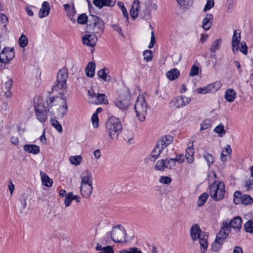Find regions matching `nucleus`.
<instances>
[{"label": "nucleus", "mask_w": 253, "mask_h": 253, "mask_svg": "<svg viewBox=\"0 0 253 253\" xmlns=\"http://www.w3.org/2000/svg\"><path fill=\"white\" fill-rule=\"evenodd\" d=\"M106 129L112 139H117L121 132L122 126L118 118L111 117L106 122Z\"/></svg>", "instance_id": "nucleus-1"}, {"label": "nucleus", "mask_w": 253, "mask_h": 253, "mask_svg": "<svg viewBox=\"0 0 253 253\" xmlns=\"http://www.w3.org/2000/svg\"><path fill=\"white\" fill-rule=\"evenodd\" d=\"M210 195L215 201H219L224 197L225 186L223 182L215 181L209 186Z\"/></svg>", "instance_id": "nucleus-2"}, {"label": "nucleus", "mask_w": 253, "mask_h": 253, "mask_svg": "<svg viewBox=\"0 0 253 253\" xmlns=\"http://www.w3.org/2000/svg\"><path fill=\"white\" fill-rule=\"evenodd\" d=\"M126 231L121 225L114 226L111 232L107 233V236H110L112 240L116 243L126 242Z\"/></svg>", "instance_id": "nucleus-3"}, {"label": "nucleus", "mask_w": 253, "mask_h": 253, "mask_svg": "<svg viewBox=\"0 0 253 253\" xmlns=\"http://www.w3.org/2000/svg\"><path fill=\"white\" fill-rule=\"evenodd\" d=\"M147 109L148 106L145 102L144 97L142 95H139L134 105V109L136 117L141 122H143L145 120Z\"/></svg>", "instance_id": "nucleus-4"}, {"label": "nucleus", "mask_w": 253, "mask_h": 253, "mask_svg": "<svg viewBox=\"0 0 253 253\" xmlns=\"http://www.w3.org/2000/svg\"><path fill=\"white\" fill-rule=\"evenodd\" d=\"M68 78L67 71L65 68L60 69L57 75L56 81L52 87V90L58 91L59 89H66L67 86V80Z\"/></svg>", "instance_id": "nucleus-5"}, {"label": "nucleus", "mask_w": 253, "mask_h": 253, "mask_svg": "<svg viewBox=\"0 0 253 253\" xmlns=\"http://www.w3.org/2000/svg\"><path fill=\"white\" fill-rule=\"evenodd\" d=\"M131 95L127 90L123 91L115 100V105L122 110H126L130 104Z\"/></svg>", "instance_id": "nucleus-6"}, {"label": "nucleus", "mask_w": 253, "mask_h": 253, "mask_svg": "<svg viewBox=\"0 0 253 253\" xmlns=\"http://www.w3.org/2000/svg\"><path fill=\"white\" fill-rule=\"evenodd\" d=\"M88 102L94 104H108V101L104 94H96L92 88L88 90Z\"/></svg>", "instance_id": "nucleus-7"}, {"label": "nucleus", "mask_w": 253, "mask_h": 253, "mask_svg": "<svg viewBox=\"0 0 253 253\" xmlns=\"http://www.w3.org/2000/svg\"><path fill=\"white\" fill-rule=\"evenodd\" d=\"M223 222V225L225 227H229L230 230L232 228L235 231H239L242 227V220L240 216H236L231 220L226 219Z\"/></svg>", "instance_id": "nucleus-8"}, {"label": "nucleus", "mask_w": 253, "mask_h": 253, "mask_svg": "<svg viewBox=\"0 0 253 253\" xmlns=\"http://www.w3.org/2000/svg\"><path fill=\"white\" fill-rule=\"evenodd\" d=\"M174 167V161L172 158L159 160L155 167L156 170L164 171L166 169H172Z\"/></svg>", "instance_id": "nucleus-9"}, {"label": "nucleus", "mask_w": 253, "mask_h": 253, "mask_svg": "<svg viewBox=\"0 0 253 253\" xmlns=\"http://www.w3.org/2000/svg\"><path fill=\"white\" fill-rule=\"evenodd\" d=\"M66 98L62 96H56L50 97L46 100V104L47 105L48 111L51 114H54V109L52 108L54 107L57 108L60 105V101L64 100Z\"/></svg>", "instance_id": "nucleus-10"}, {"label": "nucleus", "mask_w": 253, "mask_h": 253, "mask_svg": "<svg viewBox=\"0 0 253 253\" xmlns=\"http://www.w3.org/2000/svg\"><path fill=\"white\" fill-rule=\"evenodd\" d=\"M191 101V98L184 95L177 96L173 99L170 104L176 108L183 107L188 105Z\"/></svg>", "instance_id": "nucleus-11"}, {"label": "nucleus", "mask_w": 253, "mask_h": 253, "mask_svg": "<svg viewBox=\"0 0 253 253\" xmlns=\"http://www.w3.org/2000/svg\"><path fill=\"white\" fill-rule=\"evenodd\" d=\"M14 56L15 53L12 48L5 47L3 49L0 53V59L2 63H7L12 60Z\"/></svg>", "instance_id": "nucleus-12"}, {"label": "nucleus", "mask_w": 253, "mask_h": 253, "mask_svg": "<svg viewBox=\"0 0 253 253\" xmlns=\"http://www.w3.org/2000/svg\"><path fill=\"white\" fill-rule=\"evenodd\" d=\"M90 17L91 19L90 20L91 21V23L94 25V32L96 33H102L104 28V23L102 20L95 15H90Z\"/></svg>", "instance_id": "nucleus-13"}, {"label": "nucleus", "mask_w": 253, "mask_h": 253, "mask_svg": "<svg viewBox=\"0 0 253 253\" xmlns=\"http://www.w3.org/2000/svg\"><path fill=\"white\" fill-rule=\"evenodd\" d=\"M37 119L41 123L45 122L47 119L46 111L41 105H37L35 107Z\"/></svg>", "instance_id": "nucleus-14"}, {"label": "nucleus", "mask_w": 253, "mask_h": 253, "mask_svg": "<svg viewBox=\"0 0 253 253\" xmlns=\"http://www.w3.org/2000/svg\"><path fill=\"white\" fill-rule=\"evenodd\" d=\"M219 88L218 83H214L208 84L203 87L198 88V92L199 93L206 94L207 93L215 92Z\"/></svg>", "instance_id": "nucleus-15"}, {"label": "nucleus", "mask_w": 253, "mask_h": 253, "mask_svg": "<svg viewBox=\"0 0 253 253\" xmlns=\"http://www.w3.org/2000/svg\"><path fill=\"white\" fill-rule=\"evenodd\" d=\"M97 41V38L93 34H86L82 38L83 43L88 46H94Z\"/></svg>", "instance_id": "nucleus-16"}, {"label": "nucleus", "mask_w": 253, "mask_h": 253, "mask_svg": "<svg viewBox=\"0 0 253 253\" xmlns=\"http://www.w3.org/2000/svg\"><path fill=\"white\" fill-rule=\"evenodd\" d=\"M116 0H93L94 5L99 9L103 6L113 7L116 3Z\"/></svg>", "instance_id": "nucleus-17"}, {"label": "nucleus", "mask_w": 253, "mask_h": 253, "mask_svg": "<svg viewBox=\"0 0 253 253\" xmlns=\"http://www.w3.org/2000/svg\"><path fill=\"white\" fill-rule=\"evenodd\" d=\"M60 102V105L56 108L57 116L59 118H61L67 113L68 106L66 99L64 100H61Z\"/></svg>", "instance_id": "nucleus-18"}, {"label": "nucleus", "mask_w": 253, "mask_h": 253, "mask_svg": "<svg viewBox=\"0 0 253 253\" xmlns=\"http://www.w3.org/2000/svg\"><path fill=\"white\" fill-rule=\"evenodd\" d=\"M81 185H92V175L88 170H86L84 171L81 175Z\"/></svg>", "instance_id": "nucleus-19"}, {"label": "nucleus", "mask_w": 253, "mask_h": 253, "mask_svg": "<svg viewBox=\"0 0 253 253\" xmlns=\"http://www.w3.org/2000/svg\"><path fill=\"white\" fill-rule=\"evenodd\" d=\"M50 10L49 3L48 1H43L42 7L39 12V16L41 18H43L48 15Z\"/></svg>", "instance_id": "nucleus-20"}, {"label": "nucleus", "mask_w": 253, "mask_h": 253, "mask_svg": "<svg viewBox=\"0 0 253 253\" xmlns=\"http://www.w3.org/2000/svg\"><path fill=\"white\" fill-rule=\"evenodd\" d=\"M173 141V137L170 135L162 136L157 142L159 146L163 150L169 145Z\"/></svg>", "instance_id": "nucleus-21"}, {"label": "nucleus", "mask_w": 253, "mask_h": 253, "mask_svg": "<svg viewBox=\"0 0 253 253\" xmlns=\"http://www.w3.org/2000/svg\"><path fill=\"white\" fill-rule=\"evenodd\" d=\"M213 19L212 14L210 13L206 14L202 22V27L205 30H209L211 27Z\"/></svg>", "instance_id": "nucleus-22"}, {"label": "nucleus", "mask_w": 253, "mask_h": 253, "mask_svg": "<svg viewBox=\"0 0 253 253\" xmlns=\"http://www.w3.org/2000/svg\"><path fill=\"white\" fill-rule=\"evenodd\" d=\"M190 235L193 240L196 241L198 239H200L201 237V230L200 226L198 224H195L193 225L190 230Z\"/></svg>", "instance_id": "nucleus-23"}, {"label": "nucleus", "mask_w": 253, "mask_h": 253, "mask_svg": "<svg viewBox=\"0 0 253 253\" xmlns=\"http://www.w3.org/2000/svg\"><path fill=\"white\" fill-rule=\"evenodd\" d=\"M230 232V230L229 227H225L223 225V222L222 223V226L221 227L220 230H219L218 234L216 235V238L219 240H221L223 241L227 238V236L229 235V233Z\"/></svg>", "instance_id": "nucleus-24"}, {"label": "nucleus", "mask_w": 253, "mask_h": 253, "mask_svg": "<svg viewBox=\"0 0 253 253\" xmlns=\"http://www.w3.org/2000/svg\"><path fill=\"white\" fill-rule=\"evenodd\" d=\"M92 189V185H81V192L82 196L84 198H88L90 197Z\"/></svg>", "instance_id": "nucleus-25"}, {"label": "nucleus", "mask_w": 253, "mask_h": 253, "mask_svg": "<svg viewBox=\"0 0 253 253\" xmlns=\"http://www.w3.org/2000/svg\"><path fill=\"white\" fill-rule=\"evenodd\" d=\"M139 7V0H134L132 4L131 8L130 10V15L132 18L135 19L138 16Z\"/></svg>", "instance_id": "nucleus-26"}, {"label": "nucleus", "mask_w": 253, "mask_h": 253, "mask_svg": "<svg viewBox=\"0 0 253 253\" xmlns=\"http://www.w3.org/2000/svg\"><path fill=\"white\" fill-rule=\"evenodd\" d=\"M194 150L193 144L188 146L186 150L185 159L188 164H192L194 161Z\"/></svg>", "instance_id": "nucleus-27"}, {"label": "nucleus", "mask_w": 253, "mask_h": 253, "mask_svg": "<svg viewBox=\"0 0 253 253\" xmlns=\"http://www.w3.org/2000/svg\"><path fill=\"white\" fill-rule=\"evenodd\" d=\"M236 32V30H235L232 41V50L234 52L238 50L239 43L241 39L240 33L239 34V36H237Z\"/></svg>", "instance_id": "nucleus-28"}, {"label": "nucleus", "mask_w": 253, "mask_h": 253, "mask_svg": "<svg viewBox=\"0 0 253 253\" xmlns=\"http://www.w3.org/2000/svg\"><path fill=\"white\" fill-rule=\"evenodd\" d=\"M24 150L29 153L37 155L40 152V147L34 144H26L23 147Z\"/></svg>", "instance_id": "nucleus-29"}, {"label": "nucleus", "mask_w": 253, "mask_h": 253, "mask_svg": "<svg viewBox=\"0 0 253 253\" xmlns=\"http://www.w3.org/2000/svg\"><path fill=\"white\" fill-rule=\"evenodd\" d=\"M40 174L41 176L42 184L46 187H51L53 183L52 179L49 178V177L45 173L42 171H41Z\"/></svg>", "instance_id": "nucleus-30"}, {"label": "nucleus", "mask_w": 253, "mask_h": 253, "mask_svg": "<svg viewBox=\"0 0 253 253\" xmlns=\"http://www.w3.org/2000/svg\"><path fill=\"white\" fill-rule=\"evenodd\" d=\"M95 64L93 62H90L85 68V74L88 77L92 78L95 73Z\"/></svg>", "instance_id": "nucleus-31"}, {"label": "nucleus", "mask_w": 253, "mask_h": 253, "mask_svg": "<svg viewBox=\"0 0 253 253\" xmlns=\"http://www.w3.org/2000/svg\"><path fill=\"white\" fill-rule=\"evenodd\" d=\"M180 75L179 71L176 68L172 69L167 72L166 75L170 81L177 79Z\"/></svg>", "instance_id": "nucleus-32"}, {"label": "nucleus", "mask_w": 253, "mask_h": 253, "mask_svg": "<svg viewBox=\"0 0 253 253\" xmlns=\"http://www.w3.org/2000/svg\"><path fill=\"white\" fill-rule=\"evenodd\" d=\"M236 97L235 91L233 89H227L225 93V98L226 100L229 102H233Z\"/></svg>", "instance_id": "nucleus-33"}, {"label": "nucleus", "mask_w": 253, "mask_h": 253, "mask_svg": "<svg viewBox=\"0 0 253 253\" xmlns=\"http://www.w3.org/2000/svg\"><path fill=\"white\" fill-rule=\"evenodd\" d=\"M108 70L107 68L101 69L97 72V75L99 78L102 79L105 82H108L110 80V77L107 75V71Z\"/></svg>", "instance_id": "nucleus-34"}, {"label": "nucleus", "mask_w": 253, "mask_h": 253, "mask_svg": "<svg viewBox=\"0 0 253 253\" xmlns=\"http://www.w3.org/2000/svg\"><path fill=\"white\" fill-rule=\"evenodd\" d=\"M163 149L159 146V144L156 145L155 148L151 152V157L153 159V161H155L159 156L161 154Z\"/></svg>", "instance_id": "nucleus-35"}, {"label": "nucleus", "mask_w": 253, "mask_h": 253, "mask_svg": "<svg viewBox=\"0 0 253 253\" xmlns=\"http://www.w3.org/2000/svg\"><path fill=\"white\" fill-rule=\"evenodd\" d=\"M223 243V241L219 240L216 237L215 241L212 244L211 248L212 251L215 252L218 251L221 248Z\"/></svg>", "instance_id": "nucleus-36"}, {"label": "nucleus", "mask_w": 253, "mask_h": 253, "mask_svg": "<svg viewBox=\"0 0 253 253\" xmlns=\"http://www.w3.org/2000/svg\"><path fill=\"white\" fill-rule=\"evenodd\" d=\"M232 152V149L231 147L229 145H227L226 147H225L222 150V152L221 154V160L222 161H226V156L231 154Z\"/></svg>", "instance_id": "nucleus-37"}, {"label": "nucleus", "mask_w": 253, "mask_h": 253, "mask_svg": "<svg viewBox=\"0 0 253 253\" xmlns=\"http://www.w3.org/2000/svg\"><path fill=\"white\" fill-rule=\"evenodd\" d=\"M221 43V39H218L215 40L212 43L210 50L211 52H215L216 50L220 48V44Z\"/></svg>", "instance_id": "nucleus-38"}, {"label": "nucleus", "mask_w": 253, "mask_h": 253, "mask_svg": "<svg viewBox=\"0 0 253 253\" xmlns=\"http://www.w3.org/2000/svg\"><path fill=\"white\" fill-rule=\"evenodd\" d=\"M199 243L201 246V253H205L208 248V241L205 238H202L200 237Z\"/></svg>", "instance_id": "nucleus-39"}, {"label": "nucleus", "mask_w": 253, "mask_h": 253, "mask_svg": "<svg viewBox=\"0 0 253 253\" xmlns=\"http://www.w3.org/2000/svg\"><path fill=\"white\" fill-rule=\"evenodd\" d=\"M208 198V194L206 193H204L201 194L198 200L197 201V205L199 207H201L203 206L205 203L206 202Z\"/></svg>", "instance_id": "nucleus-40"}, {"label": "nucleus", "mask_w": 253, "mask_h": 253, "mask_svg": "<svg viewBox=\"0 0 253 253\" xmlns=\"http://www.w3.org/2000/svg\"><path fill=\"white\" fill-rule=\"evenodd\" d=\"M244 230L246 232L253 234V220H249L244 224Z\"/></svg>", "instance_id": "nucleus-41"}, {"label": "nucleus", "mask_w": 253, "mask_h": 253, "mask_svg": "<svg viewBox=\"0 0 253 253\" xmlns=\"http://www.w3.org/2000/svg\"><path fill=\"white\" fill-rule=\"evenodd\" d=\"M51 125L54 127L58 132H61L62 127L61 125L55 119H51L50 121Z\"/></svg>", "instance_id": "nucleus-42"}, {"label": "nucleus", "mask_w": 253, "mask_h": 253, "mask_svg": "<svg viewBox=\"0 0 253 253\" xmlns=\"http://www.w3.org/2000/svg\"><path fill=\"white\" fill-rule=\"evenodd\" d=\"M69 160L71 164L78 165L82 161V157L81 156H71Z\"/></svg>", "instance_id": "nucleus-43"}, {"label": "nucleus", "mask_w": 253, "mask_h": 253, "mask_svg": "<svg viewBox=\"0 0 253 253\" xmlns=\"http://www.w3.org/2000/svg\"><path fill=\"white\" fill-rule=\"evenodd\" d=\"M19 44L21 47H25L28 43V40L27 37L24 35L22 34L19 39Z\"/></svg>", "instance_id": "nucleus-44"}, {"label": "nucleus", "mask_w": 253, "mask_h": 253, "mask_svg": "<svg viewBox=\"0 0 253 253\" xmlns=\"http://www.w3.org/2000/svg\"><path fill=\"white\" fill-rule=\"evenodd\" d=\"M253 203V199L248 195H244L242 196L241 199V203L247 205L251 204Z\"/></svg>", "instance_id": "nucleus-45"}, {"label": "nucleus", "mask_w": 253, "mask_h": 253, "mask_svg": "<svg viewBox=\"0 0 253 253\" xmlns=\"http://www.w3.org/2000/svg\"><path fill=\"white\" fill-rule=\"evenodd\" d=\"M203 157L206 160L209 166L210 167L211 165L212 164L214 161V158L212 156L211 154H209L207 152H205L203 153Z\"/></svg>", "instance_id": "nucleus-46"}, {"label": "nucleus", "mask_w": 253, "mask_h": 253, "mask_svg": "<svg viewBox=\"0 0 253 253\" xmlns=\"http://www.w3.org/2000/svg\"><path fill=\"white\" fill-rule=\"evenodd\" d=\"M211 120L210 119L205 120L201 124L200 130H206L211 126Z\"/></svg>", "instance_id": "nucleus-47"}, {"label": "nucleus", "mask_w": 253, "mask_h": 253, "mask_svg": "<svg viewBox=\"0 0 253 253\" xmlns=\"http://www.w3.org/2000/svg\"><path fill=\"white\" fill-rule=\"evenodd\" d=\"M73 194L72 192H70L67 194L64 200V204L66 207H68L71 205V203L73 201Z\"/></svg>", "instance_id": "nucleus-48"}, {"label": "nucleus", "mask_w": 253, "mask_h": 253, "mask_svg": "<svg viewBox=\"0 0 253 253\" xmlns=\"http://www.w3.org/2000/svg\"><path fill=\"white\" fill-rule=\"evenodd\" d=\"M143 56L144 60L147 62H150L152 59V52L149 50H146L143 52Z\"/></svg>", "instance_id": "nucleus-49"}, {"label": "nucleus", "mask_w": 253, "mask_h": 253, "mask_svg": "<svg viewBox=\"0 0 253 253\" xmlns=\"http://www.w3.org/2000/svg\"><path fill=\"white\" fill-rule=\"evenodd\" d=\"M215 132L219 134L220 136H222L226 133L225 130L224 129V126L223 125H219L214 129Z\"/></svg>", "instance_id": "nucleus-50"}, {"label": "nucleus", "mask_w": 253, "mask_h": 253, "mask_svg": "<svg viewBox=\"0 0 253 253\" xmlns=\"http://www.w3.org/2000/svg\"><path fill=\"white\" fill-rule=\"evenodd\" d=\"M119 253H142L137 248H130L128 250H123L120 251Z\"/></svg>", "instance_id": "nucleus-51"}, {"label": "nucleus", "mask_w": 253, "mask_h": 253, "mask_svg": "<svg viewBox=\"0 0 253 253\" xmlns=\"http://www.w3.org/2000/svg\"><path fill=\"white\" fill-rule=\"evenodd\" d=\"M214 5L213 0H207V3L204 7L203 11L206 12L211 9Z\"/></svg>", "instance_id": "nucleus-52"}, {"label": "nucleus", "mask_w": 253, "mask_h": 253, "mask_svg": "<svg viewBox=\"0 0 253 253\" xmlns=\"http://www.w3.org/2000/svg\"><path fill=\"white\" fill-rule=\"evenodd\" d=\"M247 190L253 189V176H250L246 183Z\"/></svg>", "instance_id": "nucleus-53"}, {"label": "nucleus", "mask_w": 253, "mask_h": 253, "mask_svg": "<svg viewBox=\"0 0 253 253\" xmlns=\"http://www.w3.org/2000/svg\"><path fill=\"white\" fill-rule=\"evenodd\" d=\"M87 21V16L85 14H82L78 16V22L81 24H84Z\"/></svg>", "instance_id": "nucleus-54"}, {"label": "nucleus", "mask_w": 253, "mask_h": 253, "mask_svg": "<svg viewBox=\"0 0 253 253\" xmlns=\"http://www.w3.org/2000/svg\"><path fill=\"white\" fill-rule=\"evenodd\" d=\"M199 68L198 66L196 65H193L190 70L189 75L191 77H194L196 76L199 73Z\"/></svg>", "instance_id": "nucleus-55"}, {"label": "nucleus", "mask_w": 253, "mask_h": 253, "mask_svg": "<svg viewBox=\"0 0 253 253\" xmlns=\"http://www.w3.org/2000/svg\"><path fill=\"white\" fill-rule=\"evenodd\" d=\"M91 120L93 126L95 128H97L99 126V119L98 115H96V114H93L92 116Z\"/></svg>", "instance_id": "nucleus-56"}, {"label": "nucleus", "mask_w": 253, "mask_h": 253, "mask_svg": "<svg viewBox=\"0 0 253 253\" xmlns=\"http://www.w3.org/2000/svg\"><path fill=\"white\" fill-rule=\"evenodd\" d=\"M159 182L163 184H169L171 182V179L169 176H162L160 177Z\"/></svg>", "instance_id": "nucleus-57"}, {"label": "nucleus", "mask_w": 253, "mask_h": 253, "mask_svg": "<svg viewBox=\"0 0 253 253\" xmlns=\"http://www.w3.org/2000/svg\"><path fill=\"white\" fill-rule=\"evenodd\" d=\"M64 7L66 11H67L69 13H70V14L72 16H74V14L75 13V9L74 5H73L71 9H70V4L68 3L64 4Z\"/></svg>", "instance_id": "nucleus-58"}, {"label": "nucleus", "mask_w": 253, "mask_h": 253, "mask_svg": "<svg viewBox=\"0 0 253 253\" xmlns=\"http://www.w3.org/2000/svg\"><path fill=\"white\" fill-rule=\"evenodd\" d=\"M241 47L240 48V51L244 54H247L248 52V47L245 42H241Z\"/></svg>", "instance_id": "nucleus-59"}, {"label": "nucleus", "mask_w": 253, "mask_h": 253, "mask_svg": "<svg viewBox=\"0 0 253 253\" xmlns=\"http://www.w3.org/2000/svg\"><path fill=\"white\" fill-rule=\"evenodd\" d=\"M185 156L182 154L177 155L175 159H172L174 161V166L175 165V162H178L179 163H181L184 161Z\"/></svg>", "instance_id": "nucleus-60"}, {"label": "nucleus", "mask_w": 253, "mask_h": 253, "mask_svg": "<svg viewBox=\"0 0 253 253\" xmlns=\"http://www.w3.org/2000/svg\"><path fill=\"white\" fill-rule=\"evenodd\" d=\"M112 29L115 31L118 32V33L121 35L124 36V34L123 33V32L122 31V29L121 27H120L119 25L118 24H114L111 26Z\"/></svg>", "instance_id": "nucleus-61"}, {"label": "nucleus", "mask_w": 253, "mask_h": 253, "mask_svg": "<svg viewBox=\"0 0 253 253\" xmlns=\"http://www.w3.org/2000/svg\"><path fill=\"white\" fill-rule=\"evenodd\" d=\"M182 58V55L180 54H175L173 56V60L174 63H178Z\"/></svg>", "instance_id": "nucleus-62"}, {"label": "nucleus", "mask_w": 253, "mask_h": 253, "mask_svg": "<svg viewBox=\"0 0 253 253\" xmlns=\"http://www.w3.org/2000/svg\"><path fill=\"white\" fill-rule=\"evenodd\" d=\"M0 22L3 26H5L7 22L8 19L6 15L3 14H0Z\"/></svg>", "instance_id": "nucleus-63"}, {"label": "nucleus", "mask_w": 253, "mask_h": 253, "mask_svg": "<svg viewBox=\"0 0 253 253\" xmlns=\"http://www.w3.org/2000/svg\"><path fill=\"white\" fill-rule=\"evenodd\" d=\"M13 85V81L11 79H9L4 84V87L6 90H10Z\"/></svg>", "instance_id": "nucleus-64"}]
</instances>
